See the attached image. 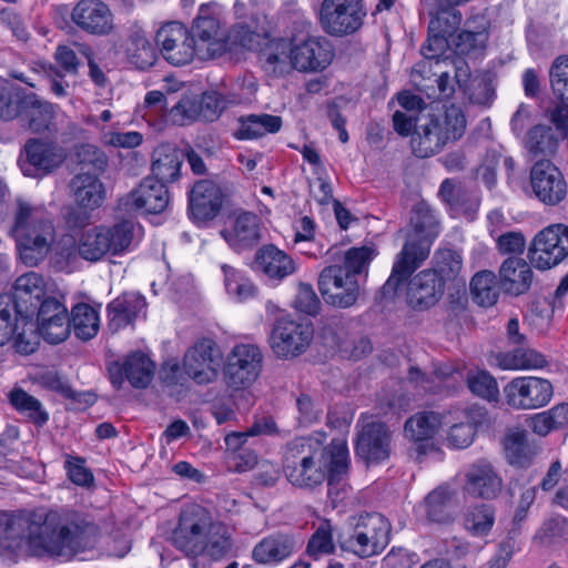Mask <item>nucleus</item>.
I'll return each instance as SVG.
<instances>
[{
	"label": "nucleus",
	"instance_id": "7c9ffc66",
	"mask_svg": "<svg viewBox=\"0 0 568 568\" xmlns=\"http://www.w3.org/2000/svg\"><path fill=\"white\" fill-rule=\"evenodd\" d=\"M26 158L20 168L26 176L42 178L51 173L63 161L53 144L31 139L24 145Z\"/></svg>",
	"mask_w": 568,
	"mask_h": 568
},
{
	"label": "nucleus",
	"instance_id": "3c124183",
	"mask_svg": "<svg viewBox=\"0 0 568 568\" xmlns=\"http://www.w3.org/2000/svg\"><path fill=\"white\" fill-rule=\"evenodd\" d=\"M495 524V508L489 504L468 507L464 514V528L474 537H486Z\"/></svg>",
	"mask_w": 568,
	"mask_h": 568
},
{
	"label": "nucleus",
	"instance_id": "c85d7f7f",
	"mask_svg": "<svg viewBox=\"0 0 568 568\" xmlns=\"http://www.w3.org/2000/svg\"><path fill=\"white\" fill-rule=\"evenodd\" d=\"M251 267L254 272L276 283L282 282L296 271L294 260L274 244H264L257 248Z\"/></svg>",
	"mask_w": 568,
	"mask_h": 568
},
{
	"label": "nucleus",
	"instance_id": "72a5a7b5",
	"mask_svg": "<svg viewBox=\"0 0 568 568\" xmlns=\"http://www.w3.org/2000/svg\"><path fill=\"white\" fill-rule=\"evenodd\" d=\"M297 550V541L293 535L274 532L258 541L253 550L252 558L262 565H278Z\"/></svg>",
	"mask_w": 568,
	"mask_h": 568
},
{
	"label": "nucleus",
	"instance_id": "ea45409f",
	"mask_svg": "<svg viewBox=\"0 0 568 568\" xmlns=\"http://www.w3.org/2000/svg\"><path fill=\"white\" fill-rule=\"evenodd\" d=\"M446 322L455 326L474 325V317L469 308V298L466 282H456L447 285V297L445 302Z\"/></svg>",
	"mask_w": 568,
	"mask_h": 568
},
{
	"label": "nucleus",
	"instance_id": "8fccbe9b",
	"mask_svg": "<svg viewBox=\"0 0 568 568\" xmlns=\"http://www.w3.org/2000/svg\"><path fill=\"white\" fill-rule=\"evenodd\" d=\"M126 55L130 64L139 71L153 67L158 60L156 49L140 32L130 36Z\"/></svg>",
	"mask_w": 568,
	"mask_h": 568
},
{
	"label": "nucleus",
	"instance_id": "7ed1b4c3",
	"mask_svg": "<svg viewBox=\"0 0 568 568\" xmlns=\"http://www.w3.org/2000/svg\"><path fill=\"white\" fill-rule=\"evenodd\" d=\"M410 225L412 231L396 256L392 273L381 287L383 298L392 300L397 295L398 290L428 257L430 245L439 233L435 211L424 201L413 207Z\"/></svg>",
	"mask_w": 568,
	"mask_h": 568
},
{
	"label": "nucleus",
	"instance_id": "f3484780",
	"mask_svg": "<svg viewBox=\"0 0 568 568\" xmlns=\"http://www.w3.org/2000/svg\"><path fill=\"white\" fill-rule=\"evenodd\" d=\"M163 58L173 67H183L197 57L196 43L189 29L179 21L163 24L155 36Z\"/></svg>",
	"mask_w": 568,
	"mask_h": 568
},
{
	"label": "nucleus",
	"instance_id": "4be33fe9",
	"mask_svg": "<svg viewBox=\"0 0 568 568\" xmlns=\"http://www.w3.org/2000/svg\"><path fill=\"white\" fill-rule=\"evenodd\" d=\"M168 186L154 178L146 176L129 194L121 199L120 204L126 212L160 214L169 206Z\"/></svg>",
	"mask_w": 568,
	"mask_h": 568
},
{
	"label": "nucleus",
	"instance_id": "680f3d73",
	"mask_svg": "<svg viewBox=\"0 0 568 568\" xmlns=\"http://www.w3.org/2000/svg\"><path fill=\"white\" fill-rule=\"evenodd\" d=\"M430 21L428 30L436 32L437 34L444 36L448 39L459 28L463 16L456 8H429Z\"/></svg>",
	"mask_w": 568,
	"mask_h": 568
},
{
	"label": "nucleus",
	"instance_id": "09e8293b",
	"mask_svg": "<svg viewBox=\"0 0 568 568\" xmlns=\"http://www.w3.org/2000/svg\"><path fill=\"white\" fill-rule=\"evenodd\" d=\"M105 226H94L82 233L79 243V255L87 261L97 262L105 254L111 253L108 242Z\"/></svg>",
	"mask_w": 568,
	"mask_h": 568
},
{
	"label": "nucleus",
	"instance_id": "a18cd8bd",
	"mask_svg": "<svg viewBox=\"0 0 568 568\" xmlns=\"http://www.w3.org/2000/svg\"><path fill=\"white\" fill-rule=\"evenodd\" d=\"M497 361L503 369L544 368L548 364L544 354L521 346L509 352L499 353Z\"/></svg>",
	"mask_w": 568,
	"mask_h": 568
},
{
	"label": "nucleus",
	"instance_id": "a211bd4d",
	"mask_svg": "<svg viewBox=\"0 0 568 568\" xmlns=\"http://www.w3.org/2000/svg\"><path fill=\"white\" fill-rule=\"evenodd\" d=\"M317 284L325 303L337 308H348L359 297V281L348 276L337 264L324 267Z\"/></svg>",
	"mask_w": 568,
	"mask_h": 568
},
{
	"label": "nucleus",
	"instance_id": "f03ea898",
	"mask_svg": "<svg viewBox=\"0 0 568 568\" xmlns=\"http://www.w3.org/2000/svg\"><path fill=\"white\" fill-rule=\"evenodd\" d=\"M234 14L240 21L229 32L230 45L256 51L263 68L275 71L290 62L294 71H324L335 57L334 48L326 38H308L293 45L285 38H270L267 32L255 31L246 21L247 6L242 1H235Z\"/></svg>",
	"mask_w": 568,
	"mask_h": 568
},
{
	"label": "nucleus",
	"instance_id": "b1692460",
	"mask_svg": "<svg viewBox=\"0 0 568 568\" xmlns=\"http://www.w3.org/2000/svg\"><path fill=\"white\" fill-rule=\"evenodd\" d=\"M4 296L10 298L17 317L28 324L34 318L36 304L47 297L44 280L36 272L26 273L16 280L12 293Z\"/></svg>",
	"mask_w": 568,
	"mask_h": 568
},
{
	"label": "nucleus",
	"instance_id": "1a4fd4ad",
	"mask_svg": "<svg viewBox=\"0 0 568 568\" xmlns=\"http://www.w3.org/2000/svg\"><path fill=\"white\" fill-rule=\"evenodd\" d=\"M313 335L314 328L311 321L295 320L291 314H283L275 320L270 343L278 357H296L307 349Z\"/></svg>",
	"mask_w": 568,
	"mask_h": 568
},
{
	"label": "nucleus",
	"instance_id": "864d4df0",
	"mask_svg": "<svg viewBox=\"0 0 568 568\" xmlns=\"http://www.w3.org/2000/svg\"><path fill=\"white\" fill-rule=\"evenodd\" d=\"M470 293L476 304L489 307L496 304L499 296V287L496 275L491 271H480L470 281Z\"/></svg>",
	"mask_w": 568,
	"mask_h": 568
},
{
	"label": "nucleus",
	"instance_id": "a19ab883",
	"mask_svg": "<svg viewBox=\"0 0 568 568\" xmlns=\"http://www.w3.org/2000/svg\"><path fill=\"white\" fill-rule=\"evenodd\" d=\"M349 465L348 448L346 444H338L335 456L327 465V496L331 503L336 507L346 498V485L343 481L347 474Z\"/></svg>",
	"mask_w": 568,
	"mask_h": 568
},
{
	"label": "nucleus",
	"instance_id": "39448f33",
	"mask_svg": "<svg viewBox=\"0 0 568 568\" xmlns=\"http://www.w3.org/2000/svg\"><path fill=\"white\" fill-rule=\"evenodd\" d=\"M9 233L16 241L20 261L29 267L45 260L55 240V227L47 209L22 200L17 201Z\"/></svg>",
	"mask_w": 568,
	"mask_h": 568
},
{
	"label": "nucleus",
	"instance_id": "13d9d810",
	"mask_svg": "<svg viewBox=\"0 0 568 568\" xmlns=\"http://www.w3.org/2000/svg\"><path fill=\"white\" fill-rule=\"evenodd\" d=\"M54 58L67 71H75L81 63V59L87 60L90 69L89 71H101L95 59V53L88 44H78V52L68 45H59L55 50Z\"/></svg>",
	"mask_w": 568,
	"mask_h": 568
},
{
	"label": "nucleus",
	"instance_id": "6ab92c4d",
	"mask_svg": "<svg viewBox=\"0 0 568 568\" xmlns=\"http://www.w3.org/2000/svg\"><path fill=\"white\" fill-rule=\"evenodd\" d=\"M155 364L141 351L126 355L123 362L114 361L108 365V374L111 385L120 390L125 379L132 387L143 389L152 382Z\"/></svg>",
	"mask_w": 568,
	"mask_h": 568
},
{
	"label": "nucleus",
	"instance_id": "e2e57ef3",
	"mask_svg": "<svg viewBox=\"0 0 568 568\" xmlns=\"http://www.w3.org/2000/svg\"><path fill=\"white\" fill-rule=\"evenodd\" d=\"M469 390L489 402L498 403L499 388L496 378L487 371L469 372L466 377Z\"/></svg>",
	"mask_w": 568,
	"mask_h": 568
},
{
	"label": "nucleus",
	"instance_id": "f8f14e48",
	"mask_svg": "<svg viewBox=\"0 0 568 568\" xmlns=\"http://www.w3.org/2000/svg\"><path fill=\"white\" fill-rule=\"evenodd\" d=\"M227 195L213 180L195 181L187 191V215L197 226H207L219 216Z\"/></svg>",
	"mask_w": 568,
	"mask_h": 568
},
{
	"label": "nucleus",
	"instance_id": "2f4dec72",
	"mask_svg": "<svg viewBox=\"0 0 568 568\" xmlns=\"http://www.w3.org/2000/svg\"><path fill=\"white\" fill-rule=\"evenodd\" d=\"M221 235L237 252L251 248L261 240V219L253 212L240 211L233 226L222 230Z\"/></svg>",
	"mask_w": 568,
	"mask_h": 568
},
{
	"label": "nucleus",
	"instance_id": "49530a36",
	"mask_svg": "<svg viewBox=\"0 0 568 568\" xmlns=\"http://www.w3.org/2000/svg\"><path fill=\"white\" fill-rule=\"evenodd\" d=\"M10 405L38 427H42L49 420L48 412L41 402L20 387H14L9 393Z\"/></svg>",
	"mask_w": 568,
	"mask_h": 568
},
{
	"label": "nucleus",
	"instance_id": "338daca9",
	"mask_svg": "<svg viewBox=\"0 0 568 568\" xmlns=\"http://www.w3.org/2000/svg\"><path fill=\"white\" fill-rule=\"evenodd\" d=\"M108 242L112 255L124 253L133 241L134 223L130 220H122L111 227L105 226Z\"/></svg>",
	"mask_w": 568,
	"mask_h": 568
},
{
	"label": "nucleus",
	"instance_id": "9b49d317",
	"mask_svg": "<svg viewBox=\"0 0 568 568\" xmlns=\"http://www.w3.org/2000/svg\"><path fill=\"white\" fill-rule=\"evenodd\" d=\"M568 256V225L551 224L539 231L528 247V258L538 270H549Z\"/></svg>",
	"mask_w": 568,
	"mask_h": 568
},
{
	"label": "nucleus",
	"instance_id": "dca6fc26",
	"mask_svg": "<svg viewBox=\"0 0 568 568\" xmlns=\"http://www.w3.org/2000/svg\"><path fill=\"white\" fill-rule=\"evenodd\" d=\"M530 186L535 197L546 206H557L568 194L566 179L550 160H539L530 169Z\"/></svg>",
	"mask_w": 568,
	"mask_h": 568
},
{
	"label": "nucleus",
	"instance_id": "de8ad7c7",
	"mask_svg": "<svg viewBox=\"0 0 568 568\" xmlns=\"http://www.w3.org/2000/svg\"><path fill=\"white\" fill-rule=\"evenodd\" d=\"M69 321L70 329L73 328L74 335L82 341H89L98 334L99 314L87 303L73 306Z\"/></svg>",
	"mask_w": 568,
	"mask_h": 568
},
{
	"label": "nucleus",
	"instance_id": "20e7f679",
	"mask_svg": "<svg viewBox=\"0 0 568 568\" xmlns=\"http://www.w3.org/2000/svg\"><path fill=\"white\" fill-rule=\"evenodd\" d=\"M324 436L297 437L287 443L283 456V471L295 487L314 489L325 481L327 465L335 456L341 440L324 444Z\"/></svg>",
	"mask_w": 568,
	"mask_h": 568
},
{
	"label": "nucleus",
	"instance_id": "bf43d9fd",
	"mask_svg": "<svg viewBox=\"0 0 568 568\" xmlns=\"http://www.w3.org/2000/svg\"><path fill=\"white\" fill-rule=\"evenodd\" d=\"M439 424V417L434 412L418 413L405 422V436L409 439L433 438Z\"/></svg>",
	"mask_w": 568,
	"mask_h": 568
},
{
	"label": "nucleus",
	"instance_id": "0e129e2a",
	"mask_svg": "<svg viewBox=\"0 0 568 568\" xmlns=\"http://www.w3.org/2000/svg\"><path fill=\"white\" fill-rule=\"evenodd\" d=\"M203 546L204 549L201 555H206L213 560H219L225 556L232 547L231 537L227 535L226 527L221 523L213 521Z\"/></svg>",
	"mask_w": 568,
	"mask_h": 568
},
{
	"label": "nucleus",
	"instance_id": "4468645a",
	"mask_svg": "<svg viewBox=\"0 0 568 568\" xmlns=\"http://www.w3.org/2000/svg\"><path fill=\"white\" fill-rule=\"evenodd\" d=\"M262 361L263 355L257 346L235 345L229 353L223 367L224 382L235 390L248 387L258 377Z\"/></svg>",
	"mask_w": 568,
	"mask_h": 568
},
{
	"label": "nucleus",
	"instance_id": "4c0bfd02",
	"mask_svg": "<svg viewBox=\"0 0 568 568\" xmlns=\"http://www.w3.org/2000/svg\"><path fill=\"white\" fill-rule=\"evenodd\" d=\"M145 307V298L140 294L124 293L118 296L106 306L110 329L116 332L132 324Z\"/></svg>",
	"mask_w": 568,
	"mask_h": 568
},
{
	"label": "nucleus",
	"instance_id": "9d476101",
	"mask_svg": "<svg viewBox=\"0 0 568 568\" xmlns=\"http://www.w3.org/2000/svg\"><path fill=\"white\" fill-rule=\"evenodd\" d=\"M212 524V517L204 507L193 505L183 509L172 534L173 545L187 556L201 555Z\"/></svg>",
	"mask_w": 568,
	"mask_h": 568
},
{
	"label": "nucleus",
	"instance_id": "c03bdc74",
	"mask_svg": "<svg viewBox=\"0 0 568 568\" xmlns=\"http://www.w3.org/2000/svg\"><path fill=\"white\" fill-rule=\"evenodd\" d=\"M433 263L434 266L428 270L435 271L446 285L466 282L465 278L459 276L463 268V257L459 251L438 248L434 253Z\"/></svg>",
	"mask_w": 568,
	"mask_h": 568
},
{
	"label": "nucleus",
	"instance_id": "69168bd1",
	"mask_svg": "<svg viewBox=\"0 0 568 568\" xmlns=\"http://www.w3.org/2000/svg\"><path fill=\"white\" fill-rule=\"evenodd\" d=\"M334 552L333 529L329 520H324L310 537L306 554L314 559H318L321 556L332 555Z\"/></svg>",
	"mask_w": 568,
	"mask_h": 568
},
{
	"label": "nucleus",
	"instance_id": "5fc2aeb1",
	"mask_svg": "<svg viewBox=\"0 0 568 568\" xmlns=\"http://www.w3.org/2000/svg\"><path fill=\"white\" fill-rule=\"evenodd\" d=\"M376 255L377 251L373 246L351 247L338 265L348 276L359 281L361 276L367 277L369 264Z\"/></svg>",
	"mask_w": 568,
	"mask_h": 568
},
{
	"label": "nucleus",
	"instance_id": "423d86ee",
	"mask_svg": "<svg viewBox=\"0 0 568 568\" xmlns=\"http://www.w3.org/2000/svg\"><path fill=\"white\" fill-rule=\"evenodd\" d=\"M466 130L463 110L452 104L438 113H429L425 122L416 126L410 144L418 158H428L438 153L448 141L459 140Z\"/></svg>",
	"mask_w": 568,
	"mask_h": 568
},
{
	"label": "nucleus",
	"instance_id": "58836bf2",
	"mask_svg": "<svg viewBox=\"0 0 568 568\" xmlns=\"http://www.w3.org/2000/svg\"><path fill=\"white\" fill-rule=\"evenodd\" d=\"M487 40L488 33L485 29L476 32L469 30L462 31L455 41V57L452 60L455 71H463L464 68L469 70L471 67L468 60L475 61L483 54Z\"/></svg>",
	"mask_w": 568,
	"mask_h": 568
},
{
	"label": "nucleus",
	"instance_id": "cd10ccee",
	"mask_svg": "<svg viewBox=\"0 0 568 568\" xmlns=\"http://www.w3.org/2000/svg\"><path fill=\"white\" fill-rule=\"evenodd\" d=\"M465 478L464 489L475 498L494 499L503 488L501 477L487 459H478L469 465Z\"/></svg>",
	"mask_w": 568,
	"mask_h": 568
},
{
	"label": "nucleus",
	"instance_id": "ddd939ff",
	"mask_svg": "<svg viewBox=\"0 0 568 568\" xmlns=\"http://www.w3.org/2000/svg\"><path fill=\"white\" fill-rule=\"evenodd\" d=\"M503 393L511 409L530 410L546 406L552 398L554 387L546 378L520 376L508 382Z\"/></svg>",
	"mask_w": 568,
	"mask_h": 568
},
{
	"label": "nucleus",
	"instance_id": "393cba45",
	"mask_svg": "<svg viewBox=\"0 0 568 568\" xmlns=\"http://www.w3.org/2000/svg\"><path fill=\"white\" fill-rule=\"evenodd\" d=\"M71 21L93 36H108L114 28L113 14L102 0H79L71 11Z\"/></svg>",
	"mask_w": 568,
	"mask_h": 568
},
{
	"label": "nucleus",
	"instance_id": "774afa93",
	"mask_svg": "<svg viewBox=\"0 0 568 568\" xmlns=\"http://www.w3.org/2000/svg\"><path fill=\"white\" fill-rule=\"evenodd\" d=\"M77 159L81 172H91L97 176L104 172L108 165L105 153L92 144L80 145L77 150Z\"/></svg>",
	"mask_w": 568,
	"mask_h": 568
},
{
	"label": "nucleus",
	"instance_id": "aec40b11",
	"mask_svg": "<svg viewBox=\"0 0 568 568\" xmlns=\"http://www.w3.org/2000/svg\"><path fill=\"white\" fill-rule=\"evenodd\" d=\"M392 432L383 422H371L363 426L355 440V455L367 466L379 465L392 455Z\"/></svg>",
	"mask_w": 568,
	"mask_h": 568
},
{
	"label": "nucleus",
	"instance_id": "bb28decb",
	"mask_svg": "<svg viewBox=\"0 0 568 568\" xmlns=\"http://www.w3.org/2000/svg\"><path fill=\"white\" fill-rule=\"evenodd\" d=\"M446 286L435 271L423 270L408 282L407 304L414 311H427L440 301Z\"/></svg>",
	"mask_w": 568,
	"mask_h": 568
},
{
	"label": "nucleus",
	"instance_id": "37998d69",
	"mask_svg": "<svg viewBox=\"0 0 568 568\" xmlns=\"http://www.w3.org/2000/svg\"><path fill=\"white\" fill-rule=\"evenodd\" d=\"M526 422L532 433L541 437L551 432L568 428V403L564 402L550 409L534 414Z\"/></svg>",
	"mask_w": 568,
	"mask_h": 568
},
{
	"label": "nucleus",
	"instance_id": "f704fd0d",
	"mask_svg": "<svg viewBox=\"0 0 568 568\" xmlns=\"http://www.w3.org/2000/svg\"><path fill=\"white\" fill-rule=\"evenodd\" d=\"M184 162L183 151L171 143L158 145L152 154L151 178L161 183L176 182L181 178V168Z\"/></svg>",
	"mask_w": 568,
	"mask_h": 568
},
{
	"label": "nucleus",
	"instance_id": "603ef678",
	"mask_svg": "<svg viewBox=\"0 0 568 568\" xmlns=\"http://www.w3.org/2000/svg\"><path fill=\"white\" fill-rule=\"evenodd\" d=\"M560 140L561 138L551 126L539 124L528 131L526 148L535 158L552 155L556 153Z\"/></svg>",
	"mask_w": 568,
	"mask_h": 568
},
{
	"label": "nucleus",
	"instance_id": "4d7b16f0",
	"mask_svg": "<svg viewBox=\"0 0 568 568\" xmlns=\"http://www.w3.org/2000/svg\"><path fill=\"white\" fill-rule=\"evenodd\" d=\"M355 526L364 534H367L376 547H387L389 544L390 524L382 514L365 513L357 518Z\"/></svg>",
	"mask_w": 568,
	"mask_h": 568
},
{
	"label": "nucleus",
	"instance_id": "412c9836",
	"mask_svg": "<svg viewBox=\"0 0 568 568\" xmlns=\"http://www.w3.org/2000/svg\"><path fill=\"white\" fill-rule=\"evenodd\" d=\"M34 317L39 334L48 343L59 344L69 337V312L57 297L47 296L36 304Z\"/></svg>",
	"mask_w": 568,
	"mask_h": 568
},
{
	"label": "nucleus",
	"instance_id": "6e6552de",
	"mask_svg": "<svg viewBox=\"0 0 568 568\" xmlns=\"http://www.w3.org/2000/svg\"><path fill=\"white\" fill-rule=\"evenodd\" d=\"M366 17L363 0H323L318 11L320 26L332 37L357 32Z\"/></svg>",
	"mask_w": 568,
	"mask_h": 568
},
{
	"label": "nucleus",
	"instance_id": "2eb2a0df",
	"mask_svg": "<svg viewBox=\"0 0 568 568\" xmlns=\"http://www.w3.org/2000/svg\"><path fill=\"white\" fill-rule=\"evenodd\" d=\"M221 361L222 352L215 341L202 337L185 352L183 368L196 384H210L217 378Z\"/></svg>",
	"mask_w": 568,
	"mask_h": 568
},
{
	"label": "nucleus",
	"instance_id": "473e14b6",
	"mask_svg": "<svg viewBox=\"0 0 568 568\" xmlns=\"http://www.w3.org/2000/svg\"><path fill=\"white\" fill-rule=\"evenodd\" d=\"M496 73H454V79L470 104L490 108L496 99Z\"/></svg>",
	"mask_w": 568,
	"mask_h": 568
},
{
	"label": "nucleus",
	"instance_id": "6e6d98bb",
	"mask_svg": "<svg viewBox=\"0 0 568 568\" xmlns=\"http://www.w3.org/2000/svg\"><path fill=\"white\" fill-rule=\"evenodd\" d=\"M427 518L437 524L453 521L452 494L446 487H437L425 497Z\"/></svg>",
	"mask_w": 568,
	"mask_h": 568
},
{
	"label": "nucleus",
	"instance_id": "c756f323",
	"mask_svg": "<svg viewBox=\"0 0 568 568\" xmlns=\"http://www.w3.org/2000/svg\"><path fill=\"white\" fill-rule=\"evenodd\" d=\"M438 197L456 213L474 217L480 205L479 190L457 179H445L438 190Z\"/></svg>",
	"mask_w": 568,
	"mask_h": 568
},
{
	"label": "nucleus",
	"instance_id": "0eeeda50",
	"mask_svg": "<svg viewBox=\"0 0 568 568\" xmlns=\"http://www.w3.org/2000/svg\"><path fill=\"white\" fill-rule=\"evenodd\" d=\"M55 105L40 99L34 93L19 97L13 85L0 78V119L10 121L20 118L28 128L38 134L57 131Z\"/></svg>",
	"mask_w": 568,
	"mask_h": 568
},
{
	"label": "nucleus",
	"instance_id": "052dcab7",
	"mask_svg": "<svg viewBox=\"0 0 568 568\" xmlns=\"http://www.w3.org/2000/svg\"><path fill=\"white\" fill-rule=\"evenodd\" d=\"M337 541L342 550L351 551L359 558L379 555L386 548L384 546L376 547L367 534H364L356 526H354L353 532L347 537L339 535Z\"/></svg>",
	"mask_w": 568,
	"mask_h": 568
},
{
	"label": "nucleus",
	"instance_id": "a878e982",
	"mask_svg": "<svg viewBox=\"0 0 568 568\" xmlns=\"http://www.w3.org/2000/svg\"><path fill=\"white\" fill-rule=\"evenodd\" d=\"M227 108L226 98L217 91H205L199 97L182 99L174 106L189 122L212 123L217 121Z\"/></svg>",
	"mask_w": 568,
	"mask_h": 568
},
{
	"label": "nucleus",
	"instance_id": "5701e85b",
	"mask_svg": "<svg viewBox=\"0 0 568 568\" xmlns=\"http://www.w3.org/2000/svg\"><path fill=\"white\" fill-rule=\"evenodd\" d=\"M219 30L217 18L210 13L207 6H201L190 31L191 38L195 40L200 60L215 59L226 50L230 42L219 38Z\"/></svg>",
	"mask_w": 568,
	"mask_h": 568
},
{
	"label": "nucleus",
	"instance_id": "f257e3e1",
	"mask_svg": "<svg viewBox=\"0 0 568 568\" xmlns=\"http://www.w3.org/2000/svg\"><path fill=\"white\" fill-rule=\"evenodd\" d=\"M95 532L97 526L77 511H0V548L14 556L71 557L83 551Z\"/></svg>",
	"mask_w": 568,
	"mask_h": 568
},
{
	"label": "nucleus",
	"instance_id": "e433bc0d",
	"mask_svg": "<svg viewBox=\"0 0 568 568\" xmlns=\"http://www.w3.org/2000/svg\"><path fill=\"white\" fill-rule=\"evenodd\" d=\"M505 458L509 465L526 469L531 466L537 448L528 440V432L520 427L508 428L501 440Z\"/></svg>",
	"mask_w": 568,
	"mask_h": 568
},
{
	"label": "nucleus",
	"instance_id": "c9c22d12",
	"mask_svg": "<svg viewBox=\"0 0 568 568\" xmlns=\"http://www.w3.org/2000/svg\"><path fill=\"white\" fill-rule=\"evenodd\" d=\"M534 272L530 265L519 257L506 258L499 268V281L503 291L511 296L527 293L531 286Z\"/></svg>",
	"mask_w": 568,
	"mask_h": 568
},
{
	"label": "nucleus",
	"instance_id": "79ce46f5",
	"mask_svg": "<svg viewBox=\"0 0 568 568\" xmlns=\"http://www.w3.org/2000/svg\"><path fill=\"white\" fill-rule=\"evenodd\" d=\"M77 204L90 210L100 207L105 196L103 183L97 174L80 172L70 182Z\"/></svg>",
	"mask_w": 568,
	"mask_h": 568
}]
</instances>
